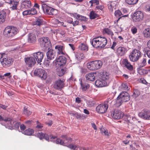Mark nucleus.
I'll return each instance as SVG.
<instances>
[{"instance_id":"35","label":"nucleus","mask_w":150,"mask_h":150,"mask_svg":"<svg viewBox=\"0 0 150 150\" xmlns=\"http://www.w3.org/2000/svg\"><path fill=\"white\" fill-rule=\"evenodd\" d=\"M76 16L77 17V18H76V19L81 21L85 22L87 21L88 19L86 17L79 14L77 15Z\"/></svg>"},{"instance_id":"7","label":"nucleus","mask_w":150,"mask_h":150,"mask_svg":"<svg viewBox=\"0 0 150 150\" xmlns=\"http://www.w3.org/2000/svg\"><path fill=\"white\" fill-rule=\"evenodd\" d=\"M39 41L40 46L44 50L49 49L51 47L50 41L48 37L41 38L39 39Z\"/></svg>"},{"instance_id":"20","label":"nucleus","mask_w":150,"mask_h":150,"mask_svg":"<svg viewBox=\"0 0 150 150\" xmlns=\"http://www.w3.org/2000/svg\"><path fill=\"white\" fill-rule=\"evenodd\" d=\"M64 48V46L60 45H57L55 47V49L58 55H64L66 54Z\"/></svg>"},{"instance_id":"30","label":"nucleus","mask_w":150,"mask_h":150,"mask_svg":"<svg viewBox=\"0 0 150 150\" xmlns=\"http://www.w3.org/2000/svg\"><path fill=\"white\" fill-rule=\"evenodd\" d=\"M110 77V75L109 73L106 71L103 72L101 76V78L103 80L105 81L108 79Z\"/></svg>"},{"instance_id":"5","label":"nucleus","mask_w":150,"mask_h":150,"mask_svg":"<svg viewBox=\"0 0 150 150\" xmlns=\"http://www.w3.org/2000/svg\"><path fill=\"white\" fill-rule=\"evenodd\" d=\"M102 65V62L101 61L95 60L87 63V66L89 70H94L100 69Z\"/></svg>"},{"instance_id":"26","label":"nucleus","mask_w":150,"mask_h":150,"mask_svg":"<svg viewBox=\"0 0 150 150\" xmlns=\"http://www.w3.org/2000/svg\"><path fill=\"white\" fill-rule=\"evenodd\" d=\"M95 84L97 87H100L105 86L106 85V83L103 80L98 79L96 81Z\"/></svg>"},{"instance_id":"22","label":"nucleus","mask_w":150,"mask_h":150,"mask_svg":"<svg viewBox=\"0 0 150 150\" xmlns=\"http://www.w3.org/2000/svg\"><path fill=\"white\" fill-rule=\"evenodd\" d=\"M31 7V3L30 1L23 0L21 2V7L22 8H28Z\"/></svg>"},{"instance_id":"31","label":"nucleus","mask_w":150,"mask_h":150,"mask_svg":"<svg viewBox=\"0 0 150 150\" xmlns=\"http://www.w3.org/2000/svg\"><path fill=\"white\" fill-rule=\"evenodd\" d=\"M144 34L145 37L150 38V28H146L144 30Z\"/></svg>"},{"instance_id":"47","label":"nucleus","mask_w":150,"mask_h":150,"mask_svg":"<svg viewBox=\"0 0 150 150\" xmlns=\"http://www.w3.org/2000/svg\"><path fill=\"white\" fill-rule=\"evenodd\" d=\"M35 24L37 25L40 26L43 24V21L42 19H38L36 21Z\"/></svg>"},{"instance_id":"32","label":"nucleus","mask_w":150,"mask_h":150,"mask_svg":"<svg viewBox=\"0 0 150 150\" xmlns=\"http://www.w3.org/2000/svg\"><path fill=\"white\" fill-rule=\"evenodd\" d=\"M6 15L5 12L3 11L0 12V23L3 22L5 21V18Z\"/></svg>"},{"instance_id":"51","label":"nucleus","mask_w":150,"mask_h":150,"mask_svg":"<svg viewBox=\"0 0 150 150\" xmlns=\"http://www.w3.org/2000/svg\"><path fill=\"white\" fill-rule=\"evenodd\" d=\"M131 31L132 33L134 34L137 32V29L136 27H133L131 29Z\"/></svg>"},{"instance_id":"52","label":"nucleus","mask_w":150,"mask_h":150,"mask_svg":"<svg viewBox=\"0 0 150 150\" xmlns=\"http://www.w3.org/2000/svg\"><path fill=\"white\" fill-rule=\"evenodd\" d=\"M89 2L91 4V6H93V4H96V5L99 4V1L98 0H92L90 1Z\"/></svg>"},{"instance_id":"24","label":"nucleus","mask_w":150,"mask_h":150,"mask_svg":"<svg viewBox=\"0 0 150 150\" xmlns=\"http://www.w3.org/2000/svg\"><path fill=\"white\" fill-rule=\"evenodd\" d=\"M28 38V42L29 43H34L36 40V37L35 33H32L29 34Z\"/></svg>"},{"instance_id":"55","label":"nucleus","mask_w":150,"mask_h":150,"mask_svg":"<svg viewBox=\"0 0 150 150\" xmlns=\"http://www.w3.org/2000/svg\"><path fill=\"white\" fill-rule=\"evenodd\" d=\"M20 128L22 132H23L24 129L26 128L25 126L24 125L22 124L20 125Z\"/></svg>"},{"instance_id":"40","label":"nucleus","mask_w":150,"mask_h":150,"mask_svg":"<svg viewBox=\"0 0 150 150\" xmlns=\"http://www.w3.org/2000/svg\"><path fill=\"white\" fill-rule=\"evenodd\" d=\"M23 113L25 115L28 116L31 114L32 112L25 107L23 109Z\"/></svg>"},{"instance_id":"11","label":"nucleus","mask_w":150,"mask_h":150,"mask_svg":"<svg viewBox=\"0 0 150 150\" xmlns=\"http://www.w3.org/2000/svg\"><path fill=\"white\" fill-rule=\"evenodd\" d=\"M0 61L3 66L5 68L10 66L13 62L12 59L3 57L2 56L0 57Z\"/></svg>"},{"instance_id":"64","label":"nucleus","mask_w":150,"mask_h":150,"mask_svg":"<svg viewBox=\"0 0 150 150\" xmlns=\"http://www.w3.org/2000/svg\"><path fill=\"white\" fill-rule=\"evenodd\" d=\"M129 140H126L123 141L122 142L125 144H127L129 143Z\"/></svg>"},{"instance_id":"17","label":"nucleus","mask_w":150,"mask_h":150,"mask_svg":"<svg viewBox=\"0 0 150 150\" xmlns=\"http://www.w3.org/2000/svg\"><path fill=\"white\" fill-rule=\"evenodd\" d=\"M33 56L38 63L42 61L44 55L42 52H39L33 54Z\"/></svg>"},{"instance_id":"42","label":"nucleus","mask_w":150,"mask_h":150,"mask_svg":"<svg viewBox=\"0 0 150 150\" xmlns=\"http://www.w3.org/2000/svg\"><path fill=\"white\" fill-rule=\"evenodd\" d=\"M146 64V59L144 58L142 62L138 64V66L139 68H141L144 66Z\"/></svg>"},{"instance_id":"29","label":"nucleus","mask_w":150,"mask_h":150,"mask_svg":"<svg viewBox=\"0 0 150 150\" xmlns=\"http://www.w3.org/2000/svg\"><path fill=\"white\" fill-rule=\"evenodd\" d=\"M75 57L77 62L83 59L84 58V55L83 53H76L75 54Z\"/></svg>"},{"instance_id":"50","label":"nucleus","mask_w":150,"mask_h":150,"mask_svg":"<svg viewBox=\"0 0 150 150\" xmlns=\"http://www.w3.org/2000/svg\"><path fill=\"white\" fill-rule=\"evenodd\" d=\"M30 15H35L37 13L36 9L34 8H32L30 9Z\"/></svg>"},{"instance_id":"8","label":"nucleus","mask_w":150,"mask_h":150,"mask_svg":"<svg viewBox=\"0 0 150 150\" xmlns=\"http://www.w3.org/2000/svg\"><path fill=\"white\" fill-rule=\"evenodd\" d=\"M144 18L143 13L140 11L135 12L132 16V21L134 23L141 22L143 20Z\"/></svg>"},{"instance_id":"6","label":"nucleus","mask_w":150,"mask_h":150,"mask_svg":"<svg viewBox=\"0 0 150 150\" xmlns=\"http://www.w3.org/2000/svg\"><path fill=\"white\" fill-rule=\"evenodd\" d=\"M130 97L129 94L126 92H121L117 98V103H118L119 105L122 103L125 102L129 101Z\"/></svg>"},{"instance_id":"3","label":"nucleus","mask_w":150,"mask_h":150,"mask_svg":"<svg viewBox=\"0 0 150 150\" xmlns=\"http://www.w3.org/2000/svg\"><path fill=\"white\" fill-rule=\"evenodd\" d=\"M112 102V99H108L104 103L98 105L96 108V111L99 113H103L107 110L109 105Z\"/></svg>"},{"instance_id":"59","label":"nucleus","mask_w":150,"mask_h":150,"mask_svg":"<svg viewBox=\"0 0 150 150\" xmlns=\"http://www.w3.org/2000/svg\"><path fill=\"white\" fill-rule=\"evenodd\" d=\"M7 107V106H6L0 104V108L3 109L4 110L6 109Z\"/></svg>"},{"instance_id":"13","label":"nucleus","mask_w":150,"mask_h":150,"mask_svg":"<svg viewBox=\"0 0 150 150\" xmlns=\"http://www.w3.org/2000/svg\"><path fill=\"white\" fill-rule=\"evenodd\" d=\"M66 58L64 56H59V58L54 61V64L58 65V67H62L66 63Z\"/></svg>"},{"instance_id":"60","label":"nucleus","mask_w":150,"mask_h":150,"mask_svg":"<svg viewBox=\"0 0 150 150\" xmlns=\"http://www.w3.org/2000/svg\"><path fill=\"white\" fill-rule=\"evenodd\" d=\"M103 6H98L96 7L95 9L97 10L99 9L101 10H102L103 9Z\"/></svg>"},{"instance_id":"10","label":"nucleus","mask_w":150,"mask_h":150,"mask_svg":"<svg viewBox=\"0 0 150 150\" xmlns=\"http://www.w3.org/2000/svg\"><path fill=\"white\" fill-rule=\"evenodd\" d=\"M33 73L35 76L41 78L42 80H45L47 77V74L45 71L41 69H35Z\"/></svg>"},{"instance_id":"57","label":"nucleus","mask_w":150,"mask_h":150,"mask_svg":"<svg viewBox=\"0 0 150 150\" xmlns=\"http://www.w3.org/2000/svg\"><path fill=\"white\" fill-rule=\"evenodd\" d=\"M35 33V34H36L37 35V36H40L42 35V34L41 33L40 31H39L38 30H36L35 32V33Z\"/></svg>"},{"instance_id":"36","label":"nucleus","mask_w":150,"mask_h":150,"mask_svg":"<svg viewBox=\"0 0 150 150\" xmlns=\"http://www.w3.org/2000/svg\"><path fill=\"white\" fill-rule=\"evenodd\" d=\"M79 49L83 51H87L88 50V47L84 44H81L79 46Z\"/></svg>"},{"instance_id":"23","label":"nucleus","mask_w":150,"mask_h":150,"mask_svg":"<svg viewBox=\"0 0 150 150\" xmlns=\"http://www.w3.org/2000/svg\"><path fill=\"white\" fill-rule=\"evenodd\" d=\"M6 3L9 4L10 5V8L12 10L16 9L17 6L18 2L15 1V0H5Z\"/></svg>"},{"instance_id":"46","label":"nucleus","mask_w":150,"mask_h":150,"mask_svg":"<svg viewBox=\"0 0 150 150\" xmlns=\"http://www.w3.org/2000/svg\"><path fill=\"white\" fill-rule=\"evenodd\" d=\"M87 103L88 106L91 107L94 106L95 104V102L93 100H89L87 101Z\"/></svg>"},{"instance_id":"15","label":"nucleus","mask_w":150,"mask_h":150,"mask_svg":"<svg viewBox=\"0 0 150 150\" xmlns=\"http://www.w3.org/2000/svg\"><path fill=\"white\" fill-rule=\"evenodd\" d=\"M127 51V48L124 47H119L116 50L117 54L119 57L124 56Z\"/></svg>"},{"instance_id":"1","label":"nucleus","mask_w":150,"mask_h":150,"mask_svg":"<svg viewBox=\"0 0 150 150\" xmlns=\"http://www.w3.org/2000/svg\"><path fill=\"white\" fill-rule=\"evenodd\" d=\"M38 137L41 139L44 138L48 141H53L57 144H60L63 145H65V144L69 141H71V139L69 137H67L66 135H63L62 137L64 140L59 139H57L55 141H54V139L56 138L55 136H53L52 135L49 136L46 134H43L42 132L38 133Z\"/></svg>"},{"instance_id":"28","label":"nucleus","mask_w":150,"mask_h":150,"mask_svg":"<svg viewBox=\"0 0 150 150\" xmlns=\"http://www.w3.org/2000/svg\"><path fill=\"white\" fill-rule=\"evenodd\" d=\"M123 64L125 65V67L128 69L132 70L133 69V67L130 63L128 62L127 59H125L123 60Z\"/></svg>"},{"instance_id":"34","label":"nucleus","mask_w":150,"mask_h":150,"mask_svg":"<svg viewBox=\"0 0 150 150\" xmlns=\"http://www.w3.org/2000/svg\"><path fill=\"white\" fill-rule=\"evenodd\" d=\"M81 88L82 90L83 91H86L89 87V85L87 83H83L81 82L80 83Z\"/></svg>"},{"instance_id":"56","label":"nucleus","mask_w":150,"mask_h":150,"mask_svg":"<svg viewBox=\"0 0 150 150\" xmlns=\"http://www.w3.org/2000/svg\"><path fill=\"white\" fill-rule=\"evenodd\" d=\"M65 73V71L64 69H62L59 71V76H62Z\"/></svg>"},{"instance_id":"39","label":"nucleus","mask_w":150,"mask_h":150,"mask_svg":"<svg viewBox=\"0 0 150 150\" xmlns=\"http://www.w3.org/2000/svg\"><path fill=\"white\" fill-rule=\"evenodd\" d=\"M90 18L91 19H94L98 17V14H96L93 11H91L90 14Z\"/></svg>"},{"instance_id":"27","label":"nucleus","mask_w":150,"mask_h":150,"mask_svg":"<svg viewBox=\"0 0 150 150\" xmlns=\"http://www.w3.org/2000/svg\"><path fill=\"white\" fill-rule=\"evenodd\" d=\"M95 74L91 73L86 75V80L88 81H93L95 80V76H94Z\"/></svg>"},{"instance_id":"53","label":"nucleus","mask_w":150,"mask_h":150,"mask_svg":"<svg viewBox=\"0 0 150 150\" xmlns=\"http://www.w3.org/2000/svg\"><path fill=\"white\" fill-rule=\"evenodd\" d=\"M23 16H25L28 15H30V10H27L23 11Z\"/></svg>"},{"instance_id":"25","label":"nucleus","mask_w":150,"mask_h":150,"mask_svg":"<svg viewBox=\"0 0 150 150\" xmlns=\"http://www.w3.org/2000/svg\"><path fill=\"white\" fill-rule=\"evenodd\" d=\"M47 59L49 60L53 59L55 57V54L54 51L52 50H50L47 51L46 53Z\"/></svg>"},{"instance_id":"12","label":"nucleus","mask_w":150,"mask_h":150,"mask_svg":"<svg viewBox=\"0 0 150 150\" xmlns=\"http://www.w3.org/2000/svg\"><path fill=\"white\" fill-rule=\"evenodd\" d=\"M42 7L44 13L49 15H53L54 9L48 6L46 4L43 3L42 4Z\"/></svg>"},{"instance_id":"58","label":"nucleus","mask_w":150,"mask_h":150,"mask_svg":"<svg viewBox=\"0 0 150 150\" xmlns=\"http://www.w3.org/2000/svg\"><path fill=\"white\" fill-rule=\"evenodd\" d=\"M81 99L80 98L77 97L75 99V101L76 103H80L81 102Z\"/></svg>"},{"instance_id":"18","label":"nucleus","mask_w":150,"mask_h":150,"mask_svg":"<svg viewBox=\"0 0 150 150\" xmlns=\"http://www.w3.org/2000/svg\"><path fill=\"white\" fill-rule=\"evenodd\" d=\"M124 115L123 112L119 110H115L113 113L111 114L112 117L118 120L122 118Z\"/></svg>"},{"instance_id":"45","label":"nucleus","mask_w":150,"mask_h":150,"mask_svg":"<svg viewBox=\"0 0 150 150\" xmlns=\"http://www.w3.org/2000/svg\"><path fill=\"white\" fill-rule=\"evenodd\" d=\"M140 94V92L137 90H134L133 92L132 96L134 97H136L138 96Z\"/></svg>"},{"instance_id":"2","label":"nucleus","mask_w":150,"mask_h":150,"mask_svg":"<svg viewBox=\"0 0 150 150\" xmlns=\"http://www.w3.org/2000/svg\"><path fill=\"white\" fill-rule=\"evenodd\" d=\"M95 48L101 49L105 47L107 43V39L104 37H97L93 38L91 42Z\"/></svg>"},{"instance_id":"63","label":"nucleus","mask_w":150,"mask_h":150,"mask_svg":"<svg viewBox=\"0 0 150 150\" xmlns=\"http://www.w3.org/2000/svg\"><path fill=\"white\" fill-rule=\"evenodd\" d=\"M117 45V43L115 42H113L112 45L111 47V48L114 50L115 48V47L116 45Z\"/></svg>"},{"instance_id":"14","label":"nucleus","mask_w":150,"mask_h":150,"mask_svg":"<svg viewBox=\"0 0 150 150\" xmlns=\"http://www.w3.org/2000/svg\"><path fill=\"white\" fill-rule=\"evenodd\" d=\"M141 118L146 120H150V112L147 110H143L138 114Z\"/></svg>"},{"instance_id":"61","label":"nucleus","mask_w":150,"mask_h":150,"mask_svg":"<svg viewBox=\"0 0 150 150\" xmlns=\"http://www.w3.org/2000/svg\"><path fill=\"white\" fill-rule=\"evenodd\" d=\"M20 125V124L19 122H17L15 124H14V127L16 128H18Z\"/></svg>"},{"instance_id":"54","label":"nucleus","mask_w":150,"mask_h":150,"mask_svg":"<svg viewBox=\"0 0 150 150\" xmlns=\"http://www.w3.org/2000/svg\"><path fill=\"white\" fill-rule=\"evenodd\" d=\"M102 133L103 134H104L105 135L108 136V132L107 130H105L104 129H102L101 130Z\"/></svg>"},{"instance_id":"16","label":"nucleus","mask_w":150,"mask_h":150,"mask_svg":"<svg viewBox=\"0 0 150 150\" xmlns=\"http://www.w3.org/2000/svg\"><path fill=\"white\" fill-rule=\"evenodd\" d=\"M64 81L61 79H58L56 80L54 82L53 85L54 88L60 90L64 86Z\"/></svg>"},{"instance_id":"38","label":"nucleus","mask_w":150,"mask_h":150,"mask_svg":"<svg viewBox=\"0 0 150 150\" xmlns=\"http://www.w3.org/2000/svg\"><path fill=\"white\" fill-rule=\"evenodd\" d=\"M37 125L35 127V131H40L42 129L43 127L42 125L38 121L37 122Z\"/></svg>"},{"instance_id":"48","label":"nucleus","mask_w":150,"mask_h":150,"mask_svg":"<svg viewBox=\"0 0 150 150\" xmlns=\"http://www.w3.org/2000/svg\"><path fill=\"white\" fill-rule=\"evenodd\" d=\"M122 88L125 90H128L129 89V88L127 86L126 83H123L121 85Z\"/></svg>"},{"instance_id":"21","label":"nucleus","mask_w":150,"mask_h":150,"mask_svg":"<svg viewBox=\"0 0 150 150\" xmlns=\"http://www.w3.org/2000/svg\"><path fill=\"white\" fill-rule=\"evenodd\" d=\"M4 120L8 124V125H6V127L9 129H11L12 120L10 118L4 117L0 115V120Z\"/></svg>"},{"instance_id":"9","label":"nucleus","mask_w":150,"mask_h":150,"mask_svg":"<svg viewBox=\"0 0 150 150\" xmlns=\"http://www.w3.org/2000/svg\"><path fill=\"white\" fill-rule=\"evenodd\" d=\"M141 56V52L139 50H134L130 53L129 58L131 61L135 62L137 61Z\"/></svg>"},{"instance_id":"44","label":"nucleus","mask_w":150,"mask_h":150,"mask_svg":"<svg viewBox=\"0 0 150 150\" xmlns=\"http://www.w3.org/2000/svg\"><path fill=\"white\" fill-rule=\"evenodd\" d=\"M138 0H126V2L129 4H136Z\"/></svg>"},{"instance_id":"33","label":"nucleus","mask_w":150,"mask_h":150,"mask_svg":"<svg viewBox=\"0 0 150 150\" xmlns=\"http://www.w3.org/2000/svg\"><path fill=\"white\" fill-rule=\"evenodd\" d=\"M33 132V129L29 128L26 129L25 131H23V132H22V133L26 135H30L32 134Z\"/></svg>"},{"instance_id":"19","label":"nucleus","mask_w":150,"mask_h":150,"mask_svg":"<svg viewBox=\"0 0 150 150\" xmlns=\"http://www.w3.org/2000/svg\"><path fill=\"white\" fill-rule=\"evenodd\" d=\"M25 62L26 65L29 67H31L36 63L35 59L33 56L28 57L25 59Z\"/></svg>"},{"instance_id":"4","label":"nucleus","mask_w":150,"mask_h":150,"mask_svg":"<svg viewBox=\"0 0 150 150\" xmlns=\"http://www.w3.org/2000/svg\"><path fill=\"white\" fill-rule=\"evenodd\" d=\"M18 33L17 28L13 26H9L6 27L4 31V35L6 37H13Z\"/></svg>"},{"instance_id":"37","label":"nucleus","mask_w":150,"mask_h":150,"mask_svg":"<svg viewBox=\"0 0 150 150\" xmlns=\"http://www.w3.org/2000/svg\"><path fill=\"white\" fill-rule=\"evenodd\" d=\"M103 31L104 33L107 34L109 35L112 36L113 35V33L108 28H105L103 29Z\"/></svg>"},{"instance_id":"62","label":"nucleus","mask_w":150,"mask_h":150,"mask_svg":"<svg viewBox=\"0 0 150 150\" xmlns=\"http://www.w3.org/2000/svg\"><path fill=\"white\" fill-rule=\"evenodd\" d=\"M46 124L49 126H51L52 125V122L51 120H50L48 122H46Z\"/></svg>"},{"instance_id":"41","label":"nucleus","mask_w":150,"mask_h":150,"mask_svg":"<svg viewBox=\"0 0 150 150\" xmlns=\"http://www.w3.org/2000/svg\"><path fill=\"white\" fill-rule=\"evenodd\" d=\"M122 13L121 11L119 10L116 11L115 13V15L117 18H118V20L122 18L121 16Z\"/></svg>"},{"instance_id":"49","label":"nucleus","mask_w":150,"mask_h":150,"mask_svg":"<svg viewBox=\"0 0 150 150\" xmlns=\"http://www.w3.org/2000/svg\"><path fill=\"white\" fill-rule=\"evenodd\" d=\"M68 147L73 150H76H76H79L80 148L79 147H77V146H76V145L72 144L69 145Z\"/></svg>"},{"instance_id":"43","label":"nucleus","mask_w":150,"mask_h":150,"mask_svg":"<svg viewBox=\"0 0 150 150\" xmlns=\"http://www.w3.org/2000/svg\"><path fill=\"white\" fill-rule=\"evenodd\" d=\"M141 68L139 67L138 71L139 73L141 75L147 73V71L146 70L144 69H141Z\"/></svg>"}]
</instances>
